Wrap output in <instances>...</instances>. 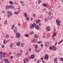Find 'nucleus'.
Listing matches in <instances>:
<instances>
[{"label":"nucleus","mask_w":63,"mask_h":63,"mask_svg":"<svg viewBox=\"0 0 63 63\" xmlns=\"http://www.w3.org/2000/svg\"><path fill=\"white\" fill-rule=\"evenodd\" d=\"M17 54L18 55H20V54H19V53H17Z\"/></svg>","instance_id":"de8ad7c7"},{"label":"nucleus","mask_w":63,"mask_h":63,"mask_svg":"<svg viewBox=\"0 0 63 63\" xmlns=\"http://www.w3.org/2000/svg\"><path fill=\"white\" fill-rule=\"evenodd\" d=\"M26 61H27L26 59H24V63H26Z\"/></svg>","instance_id":"b1692460"},{"label":"nucleus","mask_w":63,"mask_h":63,"mask_svg":"<svg viewBox=\"0 0 63 63\" xmlns=\"http://www.w3.org/2000/svg\"><path fill=\"white\" fill-rule=\"evenodd\" d=\"M7 16L8 17H10V16L9 15H7Z\"/></svg>","instance_id":"5fc2aeb1"},{"label":"nucleus","mask_w":63,"mask_h":63,"mask_svg":"<svg viewBox=\"0 0 63 63\" xmlns=\"http://www.w3.org/2000/svg\"><path fill=\"white\" fill-rule=\"evenodd\" d=\"M32 56V57H34L35 56V55H31Z\"/></svg>","instance_id":"58836bf2"},{"label":"nucleus","mask_w":63,"mask_h":63,"mask_svg":"<svg viewBox=\"0 0 63 63\" xmlns=\"http://www.w3.org/2000/svg\"><path fill=\"white\" fill-rule=\"evenodd\" d=\"M56 31V30L55 29H54V32H55Z\"/></svg>","instance_id":"3c124183"},{"label":"nucleus","mask_w":63,"mask_h":63,"mask_svg":"<svg viewBox=\"0 0 63 63\" xmlns=\"http://www.w3.org/2000/svg\"><path fill=\"white\" fill-rule=\"evenodd\" d=\"M8 15H9V16H12V13L10 11H9L8 12Z\"/></svg>","instance_id":"423d86ee"},{"label":"nucleus","mask_w":63,"mask_h":63,"mask_svg":"<svg viewBox=\"0 0 63 63\" xmlns=\"http://www.w3.org/2000/svg\"><path fill=\"white\" fill-rule=\"evenodd\" d=\"M26 54L28 55V52L27 51L26 53Z\"/></svg>","instance_id":"ea45409f"},{"label":"nucleus","mask_w":63,"mask_h":63,"mask_svg":"<svg viewBox=\"0 0 63 63\" xmlns=\"http://www.w3.org/2000/svg\"><path fill=\"white\" fill-rule=\"evenodd\" d=\"M35 27V29H37V30H39V27L37 26H36Z\"/></svg>","instance_id":"f8f14e48"},{"label":"nucleus","mask_w":63,"mask_h":63,"mask_svg":"<svg viewBox=\"0 0 63 63\" xmlns=\"http://www.w3.org/2000/svg\"><path fill=\"white\" fill-rule=\"evenodd\" d=\"M8 63H11V62L10 61H8Z\"/></svg>","instance_id":"774afa93"},{"label":"nucleus","mask_w":63,"mask_h":63,"mask_svg":"<svg viewBox=\"0 0 63 63\" xmlns=\"http://www.w3.org/2000/svg\"><path fill=\"white\" fill-rule=\"evenodd\" d=\"M16 36L17 38H19V37H20V34L18 33H16Z\"/></svg>","instance_id":"20e7f679"},{"label":"nucleus","mask_w":63,"mask_h":63,"mask_svg":"<svg viewBox=\"0 0 63 63\" xmlns=\"http://www.w3.org/2000/svg\"><path fill=\"white\" fill-rule=\"evenodd\" d=\"M29 60L28 59H27V61H26V62H29Z\"/></svg>","instance_id":"37998d69"},{"label":"nucleus","mask_w":63,"mask_h":63,"mask_svg":"<svg viewBox=\"0 0 63 63\" xmlns=\"http://www.w3.org/2000/svg\"><path fill=\"white\" fill-rule=\"evenodd\" d=\"M43 17V16L42 15H41L40 16V17H41V18H42Z\"/></svg>","instance_id":"680f3d73"},{"label":"nucleus","mask_w":63,"mask_h":63,"mask_svg":"<svg viewBox=\"0 0 63 63\" xmlns=\"http://www.w3.org/2000/svg\"><path fill=\"white\" fill-rule=\"evenodd\" d=\"M9 2L10 3V4L11 5H12L13 4V2L12 1H9Z\"/></svg>","instance_id":"5701e85b"},{"label":"nucleus","mask_w":63,"mask_h":63,"mask_svg":"<svg viewBox=\"0 0 63 63\" xmlns=\"http://www.w3.org/2000/svg\"><path fill=\"white\" fill-rule=\"evenodd\" d=\"M54 61L55 62H57V59H56V58H55L54 59Z\"/></svg>","instance_id":"2f4dec72"},{"label":"nucleus","mask_w":63,"mask_h":63,"mask_svg":"<svg viewBox=\"0 0 63 63\" xmlns=\"http://www.w3.org/2000/svg\"><path fill=\"white\" fill-rule=\"evenodd\" d=\"M57 44V42H56L55 43V45H56V44Z\"/></svg>","instance_id":"13d9d810"},{"label":"nucleus","mask_w":63,"mask_h":63,"mask_svg":"<svg viewBox=\"0 0 63 63\" xmlns=\"http://www.w3.org/2000/svg\"><path fill=\"white\" fill-rule=\"evenodd\" d=\"M40 52V51L39 50H37V52L39 53Z\"/></svg>","instance_id":"603ef678"},{"label":"nucleus","mask_w":63,"mask_h":63,"mask_svg":"<svg viewBox=\"0 0 63 63\" xmlns=\"http://www.w3.org/2000/svg\"><path fill=\"white\" fill-rule=\"evenodd\" d=\"M49 49L50 50H52L53 49V50L54 51H55L56 50V48L54 46H52V47H49Z\"/></svg>","instance_id":"f257e3e1"},{"label":"nucleus","mask_w":63,"mask_h":63,"mask_svg":"<svg viewBox=\"0 0 63 63\" xmlns=\"http://www.w3.org/2000/svg\"><path fill=\"white\" fill-rule=\"evenodd\" d=\"M29 18L28 17H27L26 18V19H27V21H28L29 20Z\"/></svg>","instance_id":"a211bd4d"},{"label":"nucleus","mask_w":63,"mask_h":63,"mask_svg":"<svg viewBox=\"0 0 63 63\" xmlns=\"http://www.w3.org/2000/svg\"><path fill=\"white\" fill-rule=\"evenodd\" d=\"M29 52L31 51V49H30V48L29 49Z\"/></svg>","instance_id":"bf43d9fd"},{"label":"nucleus","mask_w":63,"mask_h":63,"mask_svg":"<svg viewBox=\"0 0 63 63\" xmlns=\"http://www.w3.org/2000/svg\"><path fill=\"white\" fill-rule=\"evenodd\" d=\"M20 4H21L22 6H24V2H23V1H20Z\"/></svg>","instance_id":"9d476101"},{"label":"nucleus","mask_w":63,"mask_h":63,"mask_svg":"<svg viewBox=\"0 0 63 63\" xmlns=\"http://www.w3.org/2000/svg\"><path fill=\"white\" fill-rule=\"evenodd\" d=\"M43 7H46V6H47L46 4V3L43 4Z\"/></svg>","instance_id":"6ab92c4d"},{"label":"nucleus","mask_w":63,"mask_h":63,"mask_svg":"<svg viewBox=\"0 0 63 63\" xmlns=\"http://www.w3.org/2000/svg\"><path fill=\"white\" fill-rule=\"evenodd\" d=\"M60 60L62 61L63 62V58H60Z\"/></svg>","instance_id":"c756f323"},{"label":"nucleus","mask_w":63,"mask_h":63,"mask_svg":"<svg viewBox=\"0 0 63 63\" xmlns=\"http://www.w3.org/2000/svg\"><path fill=\"white\" fill-rule=\"evenodd\" d=\"M10 7H11V8H12V9H13V8H14V6H12L11 5L10 6Z\"/></svg>","instance_id":"cd10ccee"},{"label":"nucleus","mask_w":63,"mask_h":63,"mask_svg":"<svg viewBox=\"0 0 63 63\" xmlns=\"http://www.w3.org/2000/svg\"><path fill=\"white\" fill-rule=\"evenodd\" d=\"M48 15L49 16H50L51 15V13L50 12H49L48 13Z\"/></svg>","instance_id":"e433bc0d"},{"label":"nucleus","mask_w":63,"mask_h":63,"mask_svg":"<svg viewBox=\"0 0 63 63\" xmlns=\"http://www.w3.org/2000/svg\"><path fill=\"white\" fill-rule=\"evenodd\" d=\"M15 14H19V12H15Z\"/></svg>","instance_id":"a878e982"},{"label":"nucleus","mask_w":63,"mask_h":63,"mask_svg":"<svg viewBox=\"0 0 63 63\" xmlns=\"http://www.w3.org/2000/svg\"><path fill=\"white\" fill-rule=\"evenodd\" d=\"M42 62H43V63H46V62L45 61H42Z\"/></svg>","instance_id":"09e8293b"},{"label":"nucleus","mask_w":63,"mask_h":63,"mask_svg":"<svg viewBox=\"0 0 63 63\" xmlns=\"http://www.w3.org/2000/svg\"><path fill=\"white\" fill-rule=\"evenodd\" d=\"M2 52L1 51L0 52V55H2Z\"/></svg>","instance_id":"a19ab883"},{"label":"nucleus","mask_w":63,"mask_h":63,"mask_svg":"<svg viewBox=\"0 0 63 63\" xmlns=\"http://www.w3.org/2000/svg\"><path fill=\"white\" fill-rule=\"evenodd\" d=\"M63 40H62L61 41H60L58 43V45H59V44H61V43H62V41H63Z\"/></svg>","instance_id":"aec40b11"},{"label":"nucleus","mask_w":63,"mask_h":63,"mask_svg":"<svg viewBox=\"0 0 63 63\" xmlns=\"http://www.w3.org/2000/svg\"><path fill=\"white\" fill-rule=\"evenodd\" d=\"M34 37L35 38H37L38 37V36H37V35H34Z\"/></svg>","instance_id":"7c9ffc66"},{"label":"nucleus","mask_w":63,"mask_h":63,"mask_svg":"<svg viewBox=\"0 0 63 63\" xmlns=\"http://www.w3.org/2000/svg\"><path fill=\"white\" fill-rule=\"evenodd\" d=\"M33 20V18H31V21H32V20Z\"/></svg>","instance_id":"6e6d98bb"},{"label":"nucleus","mask_w":63,"mask_h":63,"mask_svg":"<svg viewBox=\"0 0 63 63\" xmlns=\"http://www.w3.org/2000/svg\"><path fill=\"white\" fill-rule=\"evenodd\" d=\"M40 22H41V21H40V20H36V23H38L39 22L40 23Z\"/></svg>","instance_id":"ddd939ff"},{"label":"nucleus","mask_w":63,"mask_h":63,"mask_svg":"<svg viewBox=\"0 0 63 63\" xmlns=\"http://www.w3.org/2000/svg\"><path fill=\"white\" fill-rule=\"evenodd\" d=\"M38 46L37 45H36L35 47V49H37L38 48Z\"/></svg>","instance_id":"4be33fe9"},{"label":"nucleus","mask_w":63,"mask_h":63,"mask_svg":"<svg viewBox=\"0 0 63 63\" xmlns=\"http://www.w3.org/2000/svg\"><path fill=\"white\" fill-rule=\"evenodd\" d=\"M40 60H39L37 62L38 63H40Z\"/></svg>","instance_id":"79ce46f5"},{"label":"nucleus","mask_w":63,"mask_h":63,"mask_svg":"<svg viewBox=\"0 0 63 63\" xmlns=\"http://www.w3.org/2000/svg\"><path fill=\"white\" fill-rule=\"evenodd\" d=\"M42 41H39L38 42V44H41V43H42Z\"/></svg>","instance_id":"bb28decb"},{"label":"nucleus","mask_w":63,"mask_h":63,"mask_svg":"<svg viewBox=\"0 0 63 63\" xmlns=\"http://www.w3.org/2000/svg\"><path fill=\"white\" fill-rule=\"evenodd\" d=\"M20 52L21 53H22V50H20Z\"/></svg>","instance_id":"864d4df0"},{"label":"nucleus","mask_w":63,"mask_h":63,"mask_svg":"<svg viewBox=\"0 0 63 63\" xmlns=\"http://www.w3.org/2000/svg\"><path fill=\"white\" fill-rule=\"evenodd\" d=\"M28 58L29 59H31V58H30V56H28Z\"/></svg>","instance_id":"8fccbe9b"},{"label":"nucleus","mask_w":63,"mask_h":63,"mask_svg":"<svg viewBox=\"0 0 63 63\" xmlns=\"http://www.w3.org/2000/svg\"><path fill=\"white\" fill-rule=\"evenodd\" d=\"M47 19L48 20H50V19H52V17L50 16H48L47 17Z\"/></svg>","instance_id":"1a4fd4ad"},{"label":"nucleus","mask_w":63,"mask_h":63,"mask_svg":"<svg viewBox=\"0 0 63 63\" xmlns=\"http://www.w3.org/2000/svg\"><path fill=\"white\" fill-rule=\"evenodd\" d=\"M33 17H35V14H33Z\"/></svg>","instance_id":"49530a36"},{"label":"nucleus","mask_w":63,"mask_h":63,"mask_svg":"<svg viewBox=\"0 0 63 63\" xmlns=\"http://www.w3.org/2000/svg\"><path fill=\"white\" fill-rule=\"evenodd\" d=\"M47 30V31H49L50 30V27L48 26H47L46 28Z\"/></svg>","instance_id":"6e6552de"},{"label":"nucleus","mask_w":63,"mask_h":63,"mask_svg":"<svg viewBox=\"0 0 63 63\" xmlns=\"http://www.w3.org/2000/svg\"><path fill=\"white\" fill-rule=\"evenodd\" d=\"M40 2H41V0H39V1L38 2V4H40Z\"/></svg>","instance_id":"a18cd8bd"},{"label":"nucleus","mask_w":63,"mask_h":63,"mask_svg":"<svg viewBox=\"0 0 63 63\" xmlns=\"http://www.w3.org/2000/svg\"><path fill=\"white\" fill-rule=\"evenodd\" d=\"M44 58H45V59H46V60H48V55H46L44 57Z\"/></svg>","instance_id":"39448f33"},{"label":"nucleus","mask_w":63,"mask_h":63,"mask_svg":"<svg viewBox=\"0 0 63 63\" xmlns=\"http://www.w3.org/2000/svg\"><path fill=\"white\" fill-rule=\"evenodd\" d=\"M12 44H11L10 46V47H11V48H12Z\"/></svg>","instance_id":"4c0bfd02"},{"label":"nucleus","mask_w":63,"mask_h":63,"mask_svg":"<svg viewBox=\"0 0 63 63\" xmlns=\"http://www.w3.org/2000/svg\"><path fill=\"white\" fill-rule=\"evenodd\" d=\"M31 58L32 59H33V58H34L32 56L31 57Z\"/></svg>","instance_id":"4d7b16f0"},{"label":"nucleus","mask_w":63,"mask_h":63,"mask_svg":"<svg viewBox=\"0 0 63 63\" xmlns=\"http://www.w3.org/2000/svg\"><path fill=\"white\" fill-rule=\"evenodd\" d=\"M2 47H4V45H2Z\"/></svg>","instance_id":"052dcab7"},{"label":"nucleus","mask_w":63,"mask_h":63,"mask_svg":"<svg viewBox=\"0 0 63 63\" xmlns=\"http://www.w3.org/2000/svg\"><path fill=\"white\" fill-rule=\"evenodd\" d=\"M56 22L58 26H60V21L56 20Z\"/></svg>","instance_id":"7ed1b4c3"},{"label":"nucleus","mask_w":63,"mask_h":63,"mask_svg":"<svg viewBox=\"0 0 63 63\" xmlns=\"http://www.w3.org/2000/svg\"><path fill=\"white\" fill-rule=\"evenodd\" d=\"M56 35V32H54V34L52 36V39L53 40H54V36Z\"/></svg>","instance_id":"0eeeda50"},{"label":"nucleus","mask_w":63,"mask_h":63,"mask_svg":"<svg viewBox=\"0 0 63 63\" xmlns=\"http://www.w3.org/2000/svg\"><path fill=\"white\" fill-rule=\"evenodd\" d=\"M4 23L5 24H7V21L6 20Z\"/></svg>","instance_id":"c9c22d12"},{"label":"nucleus","mask_w":63,"mask_h":63,"mask_svg":"<svg viewBox=\"0 0 63 63\" xmlns=\"http://www.w3.org/2000/svg\"><path fill=\"white\" fill-rule=\"evenodd\" d=\"M15 4H16V5H17V2H15Z\"/></svg>","instance_id":"e2e57ef3"},{"label":"nucleus","mask_w":63,"mask_h":63,"mask_svg":"<svg viewBox=\"0 0 63 63\" xmlns=\"http://www.w3.org/2000/svg\"><path fill=\"white\" fill-rule=\"evenodd\" d=\"M41 60H43V58H41Z\"/></svg>","instance_id":"69168bd1"},{"label":"nucleus","mask_w":63,"mask_h":63,"mask_svg":"<svg viewBox=\"0 0 63 63\" xmlns=\"http://www.w3.org/2000/svg\"><path fill=\"white\" fill-rule=\"evenodd\" d=\"M21 46H22V47H24V45L22 43H21Z\"/></svg>","instance_id":"f704fd0d"},{"label":"nucleus","mask_w":63,"mask_h":63,"mask_svg":"<svg viewBox=\"0 0 63 63\" xmlns=\"http://www.w3.org/2000/svg\"><path fill=\"white\" fill-rule=\"evenodd\" d=\"M40 46L42 47H43V45L41 44L40 45Z\"/></svg>","instance_id":"c03bdc74"},{"label":"nucleus","mask_w":63,"mask_h":63,"mask_svg":"<svg viewBox=\"0 0 63 63\" xmlns=\"http://www.w3.org/2000/svg\"><path fill=\"white\" fill-rule=\"evenodd\" d=\"M36 26V25L35 23H33L32 24V26H30V27L31 29H33V27H35Z\"/></svg>","instance_id":"f03ea898"},{"label":"nucleus","mask_w":63,"mask_h":63,"mask_svg":"<svg viewBox=\"0 0 63 63\" xmlns=\"http://www.w3.org/2000/svg\"><path fill=\"white\" fill-rule=\"evenodd\" d=\"M3 58L2 56L1 55L0 56V59H2Z\"/></svg>","instance_id":"72a5a7b5"},{"label":"nucleus","mask_w":63,"mask_h":63,"mask_svg":"<svg viewBox=\"0 0 63 63\" xmlns=\"http://www.w3.org/2000/svg\"><path fill=\"white\" fill-rule=\"evenodd\" d=\"M14 32H16L17 31V29L16 28H15L14 29Z\"/></svg>","instance_id":"4468645a"},{"label":"nucleus","mask_w":63,"mask_h":63,"mask_svg":"<svg viewBox=\"0 0 63 63\" xmlns=\"http://www.w3.org/2000/svg\"><path fill=\"white\" fill-rule=\"evenodd\" d=\"M46 47H48V42H47L46 43Z\"/></svg>","instance_id":"2eb2a0df"},{"label":"nucleus","mask_w":63,"mask_h":63,"mask_svg":"<svg viewBox=\"0 0 63 63\" xmlns=\"http://www.w3.org/2000/svg\"><path fill=\"white\" fill-rule=\"evenodd\" d=\"M33 33H34V32H31L30 34H31V35H32V34H33Z\"/></svg>","instance_id":"473e14b6"},{"label":"nucleus","mask_w":63,"mask_h":63,"mask_svg":"<svg viewBox=\"0 0 63 63\" xmlns=\"http://www.w3.org/2000/svg\"><path fill=\"white\" fill-rule=\"evenodd\" d=\"M13 58V57L12 56H11L10 57V58H11V59H12V58Z\"/></svg>","instance_id":"0e129e2a"},{"label":"nucleus","mask_w":63,"mask_h":63,"mask_svg":"<svg viewBox=\"0 0 63 63\" xmlns=\"http://www.w3.org/2000/svg\"><path fill=\"white\" fill-rule=\"evenodd\" d=\"M24 15L25 16V17H27V13H25L24 14Z\"/></svg>","instance_id":"f3484780"},{"label":"nucleus","mask_w":63,"mask_h":63,"mask_svg":"<svg viewBox=\"0 0 63 63\" xmlns=\"http://www.w3.org/2000/svg\"><path fill=\"white\" fill-rule=\"evenodd\" d=\"M21 24H18V26H20Z\"/></svg>","instance_id":"338daca9"},{"label":"nucleus","mask_w":63,"mask_h":63,"mask_svg":"<svg viewBox=\"0 0 63 63\" xmlns=\"http://www.w3.org/2000/svg\"><path fill=\"white\" fill-rule=\"evenodd\" d=\"M6 36L7 38H9V35H6Z\"/></svg>","instance_id":"c85d7f7f"},{"label":"nucleus","mask_w":63,"mask_h":63,"mask_svg":"<svg viewBox=\"0 0 63 63\" xmlns=\"http://www.w3.org/2000/svg\"><path fill=\"white\" fill-rule=\"evenodd\" d=\"M20 42H17L16 43V45L17 46H20Z\"/></svg>","instance_id":"9b49d317"},{"label":"nucleus","mask_w":63,"mask_h":63,"mask_svg":"<svg viewBox=\"0 0 63 63\" xmlns=\"http://www.w3.org/2000/svg\"><path fill=\"white\" fill-rule=\"evenodd\" d=\"M25 36L26 37H29V35L28 34H26L25 35Z\"/></svg>","instance_id":"393cba45"},{"label":"nucleus","mask_w":63,"mask_h":63,"mask_svg":"<svg viewBox=\"0 0 63 63\" xmlns=\"http://www.w3.org/2000/svg\"><path fill=\"white\" fill-rule=\"evenodd\" d=\"M6 9H10V6H7L6 7Z\"/></svg>","instance_id":"dca6fc26"},{"label":"nucleus","mask_w":63,"mask_h":63,"mask_svg":"<svg viewBox=\"0 0 63 63\" xmlns=\"http://www.w3.org/2000/svg\"><path fill=\"white\" fill-rule=\"evenodd\" d=\"M4 61L5 63H7V62H8V60H7V59H5Z\"/></svg>","instance_id":"412c9836"}]
</instances>
